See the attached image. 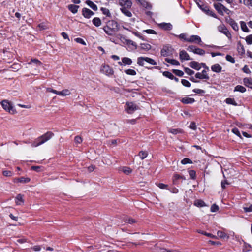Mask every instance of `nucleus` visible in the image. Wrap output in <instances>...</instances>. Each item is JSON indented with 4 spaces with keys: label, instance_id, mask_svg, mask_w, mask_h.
<instances>
[{
    "label": "nucleus",
    "instance_id": "nucleus-2",
    "mask_svg": "<svg viewBox=\"0 0 252 252\" xmlns=\"http://www.w3.org/2000/svg\"><path fill=\"white\" fill-rule=\"evenodd\" d=\"M0 103L2 108L9 113L14 114L16 113V111L13 107L12 104L8 100H2Z\"/></svg>",
    "mask_w": 252,
    "mask_h": 252
},
{
    "label": "nucleus",
    "instance_id": "nucleus-37",
    "mask_svg": "<svg viewBox=\"0 0 252 252\" xmlns=\"http://www.w3.org/2000/svg\"><path fill=\"white\" fill-rule=\"evenodd\" d=\"M225 102L227 104H232L234 106H237V103L235 101L234 99L231 98H227L225 100Z\"/></svg>",
    "mask_w": 252,
    "mask_h": 252
},
{
    "label": "nucleus",
    "instance_id": "nucleus-15",
    "mask_svg": "<svg viewBox=\"0 0 252 252\" xmlns=\"http://www.w3.org/2000/svg\"><path fill=\"white\" fill-rule=\"evenodd\" d=\"M30 181V179L27 177H21L20 178H15L13 179L14 183H26Z\"/></svg>",
    "mask_w": 252,
    "mask_h": 252
},
{
    "label": "nucleus",
    "instance_id": "nucleus-27",
    "mask_svg": "<svg viewBox=\"0 0 252 252\" xmlns=\"http://www.w3.org/2000/svg\"><path fill=\"white\" fill-rule=\"evenodd\" d=\"M32 64L36 65V66H39L42 65V63L36 59H32L31 61L28 63V65H32Z\"/></svg>",
    "mask_w": 252,
    "mask_h": 252
},
{
    "label": "nucleus",
    "instance_id": "nucleus-13",
    "mask_svg": "<svg viewBox=\"0 0 252 252\" xmlns=\"http://www.w3.org/2000/svg\"><path fill=\"white\" fill-rule=\"evenodd\" d=\"M214 7L218 12L221 15H223V8L224 6L220 3H214Z\"/></svg>",
    "mask_w": 252,
    "mask_h": 252
},
{
    "label": "nucleus",
    "instance_id": "nucleus-45",
    "mask_svg": "<svg viewBox=\"0 0 252 252\" xmlns=\"http://www.w3.org/2000/svg\"><path fill=\"white\" fill-rule=\"evenodd\" d=\"M169 132L173 134H177V133H180L182 132V130L181 129H169L168 130Z\"/></svg>",
    "mask_w": 252,
    "mask_h": 252
},
{
    "label": "nucleus",
    "instance_id": "nucleus-32",
    "mask_svg": "<svg viewBox=\"0 0 252 252\" xmlns=\"http://www.w3.org/2000/svg\"><path fill=\"white\" fill-rule=\"evenodd\" d=\"M78 8L79 6L75 5L70 4L68 5V9L69 10L74 14L77 12Z\"/></svg>",
    "mask_w": 252,
    "mask_h": 252
},
{
    "label": "nucleus",
    "instance_id": "nucleus-44",
    "mask_svg": "<svg viewBox=\"0 0 252 252\" xmlns=\"http://www.w3.org/2000/svg\"><path fill=\"white\" fill-rule=\"evenodd\" d=\"M146 62L153 65L157 64V62L154 60L149 57H146Z\"/></svg>",
    "mask_w": 252,
    "mask_h": 252
},
{
    "label": "nucleus",
    "instance_id": "nucleus-17",
    "mask_svg": "<svg viewBox=\"0 0 252 252\" xmlns=\"http://www.w3.org/2000/svg\"><path fill=\"white\" fill-rule=\"evenodd\" d=\"M42 140L41 136L35 139L34 141L32 142V147H36L44 144V143L42 142L43 141Z\"/></svg>",
    "mask_w": 252,
    "mask_h": 252
},
{
    "label": "nucleus",
    "instance_id": "nucleus-23",
    "mask_svg": "<svg viewBox=\"0 0 252 252\" xmlns=\"http://www.w3.org/2000/svg\"><path fill=\"white\" fill-rule=\"evenodd\" d=\"M15 203L17 205H21L23 204L24 200L22 195L19 194L17 195L15 198Z\"/></svg>",
    "mask_w": 252,
    "mask_h": 252
},
{
    "label": "nucleus",
    "instance_id": "nucleus-31",
    "mask_svg": "<svg viewBox=\"0 0 252 252\" xmlns=\"http://www.w3.org/2000/svg\"><path fill=\"white\" fill-rule=\"evenodd\" d=\"M234 92H240L241 93H244L246 91V89L243 86L237 85L234 90Z\"/></svg>",
    "mask_w": 252,
    "mask_h": 252
},
{
    "label": "nucleus",
    "instance_id": "nucleus-16",
    "mask_svg": "<svg viewBox=\"0 0 252 252\" xmlns=\"http://www.w3.org/2000/svg\"><path fill=\"white\" fill-rule=\"evenodd\" d=\"M160 28L164 30H171L172 29V25L169 23H162L158 24Z\"/></svg>",
    "mask_w": 252,
    "mask_h": 252
},
{
    "label": "nucleus",
    "instance_id": "nucleus-53",
    "mask_svg": "<svg viewBox=\"0 0 252 252\" xmlns=\"http://www.w3.org/2000/svg\"><path fill=\"white\" fill-rule=\"evenodd\" d=\"M225 58H226V60L227 61H229V62H231L232 63H234L235 62V59L233 57H232L231 56H230V55H227L226 56Z\"/></svg>",
    "mask_w": 252,
    "mask_h": 252
},
{
    "label": "nucleus",
    "instance_id": "nucleus-28",
    "mask_svg": "<svg viewBox=\"0 0 252 252\" xmlns=\"http://www.w3.org/2000/svg\"><path fill=\"white\" fill-rule=\"evenodd\" d=\"M165 60L168 63H170V64H171L172 65H173L178 66V65H180L179 62L178 61L176 60H175V59H168V58H166L165 59Z\"/></svg>",
    "mask_w": 252,
    "mask_h": 252
},
{
    "label": "nucleus",
    "instance_id": "nucleus-35",
    "mask_svg": "<svg viewBox=\"0 0 252 252\" xmlns=\"http://www.w3.org/2000/svg\"><path fill=\"white\" fill-rule=\"evenodd\" d=\"M240 26H241V28L243 32H249V30L248 28V27L246 25V24L245 22L241 21L240 22Z\"/></svg>",
    "mask_w": 252,
    "mask_h": 252
},
{
    "label": "nucleus",
    "instance_id": "nucleus-21",
    "mask_svg": "<svg viewBox=\"0 0 252 252\" xmlns=\"http://www.w3.org/2000/svg\"><path fill=\"white\" fill-rule=\"evenodd\" d=\"M211 68L213 72L216 73H220L222 70V67L219 64H215L212 65Z\"/></svg>",
    "mask_w": 252,
    "mask_h": 252
},
{
    "label": "nucleus",
    "instance_id": "nucleus-46",
    "mask_svg": "<svg viewBox=\"0 0 252 252\" xmlns=\"http://www.w3.org/2000/svg\"><path fill=\"white\" fill-rule=\"evenodd\" d=\"M101 10L103 14L106 15L108 17H111V13L108 9L106 8H101Z\"/></svg>",
    "mask_w": 252,
    "mask_h": 252
},
{
    "label": "nucleus",
    "instance_id": "nucleus-25",
    "mask_svg": "<svg viewBox=\"0 0 252 252\" xmlns=\"http://www.w3.org/2000/svg\"><path fill=\"white\" fill-rule=\"evenodd\" d=\"M181 101L184 104H191L193 103L195 101V100L193 98L186 97L183 98L181 100Z\"/></svg>",
    "mask_w": 252,
    "mask_h": 252
},
{
    "label": "nucleus",
    "instance_id": "nucleus-36",
    "mask_svg": "<svg viewBox=\"0 0 252 252\" xmlns=\"http://www.w3.org/2000/svg\"><path fill=\"white\" fill-rule=\"evenodd\" d=\"M140 48L145 51H148L151 48V46L148 43H142L140 44Z\"/></svg>",
    "mask_w": 252,
    "mask_h": 252
},
{
    "label": "nucleus",
    "instance_id": "nucleus-11",
    "mask_svg": "<svg viewBox=\"0 0 252 252\" xmlns=\"http://www.w3.org/2000/svg\"><path fill=\"white\" fill-rule=\"evenodd\" d=\"M54 135V134L52 132H51V131L47 132L45 134L40 136L42 139V140L43 141L42 142H43L44 143H45L46 142L49 140L51 138H52Z\"/></svg>",
    "mask_w": 252,
    "mask_h": 252
},
{
    "label": "nucleus",
    "instance_id": "nucleus-50",
    "mask_svg": "<svg viewBox=\"0 0 252 252\" xmlns=\"http://www.w3.org/2000/svg\"><path fill=\"white\" fill-rule=\"evenodd\" d=\"M197 232L199 233H201V234H203L206 236H208V237H211L212 238H214L215 237V236L214 235H213V234H212L211 233H207L206 232H204V231H203L201 230H198Z\"/></svg>",
    "mask_w": 252,
    "mask_h": 252
},
{
    "label": "nucleus",
    "instance_id": "nucleus-56",
    "mask_svg": "<svg viewBox=\"0 0 252 252\" xmlns=\"http://www.w3.org/2000/svg\"><path fill=\"white\" fill-rule=\"evenodd\" d=\"M178 36L181 39H183L187 42V40L189 39V37H187V35L186 33H181Z\"/></svg>",
    "mask_w": 252,
    "mask_h": 252
},
{
    "label": "nucleus",
    "instance_id": "nucleus-60",
    "mask_svg": "<svg viewBox=\"0 0 252 252\" xmlns=\"http://www.w3.org/2000/svg\"><path fill=\"white\" fill-rule=\"evenodd\" d=\"M243 3L246 6L252 7V0H243Z\"/></svg>",
    "mask_w": 252,
    "mask_h": 252
},
{
    "label": "nucleus",
    "instance_id": "nucleus-14",
    "mask_svg": "<svg viewBox=\"0 0 252 252\" xmlns=\"http://www.w3.org/2000/svg\"><path fill=\"white\" fill-rule=\"evenodd\" d=\"M226 21L229 24V25L231 26V27L234 30L236 31H238V25L237 23L233 19L229 18L228 19L226 20Z\"/></svg>",
    "mask_w": 252,
    "mask_h": 252
},
{
    "label": "nucleus",
    "instance_id": "nucleus-26",
    "mask_svg": "<svg viewBox=\"0 0 252 252\" xmlns=\"http://www.w3.org/2000/svg\"><path fill=\"white\" fill-rule=\"evenodd\" d=\"M70 94V91L68 89H64L61 91H58V95L64 96L69 95Z\"/></svg>",
    "mask_w": 252,
    "mask_h": 252
},
{
    "label": "nucleus",
    "instance_id": "nucleus-52",
    "mask_svg": "<svg viewBox=\"0 0 252 252\" xmlns=\"http://www.w3.org/2000/svg\"><path fill=\"white\" fill-rule=\"evenodd\" d=\"M148 154L145 151H140L139 153V156H140L141 159H144L147 157Z\"/></svg>",
    "mask_w": 252,
    "mask_h": 252
},
{
    "label": "nucleus",
    "instance_id": "nucleus-43",
    "mask_svg": "<svg viewBox=\"0 0 252 252\" xmlns=\"http://www.w3.org/2000/svg\"><path fill=\"white\" fill-rule=\"evenodd\" d=\"M252 250L251 246L247 243H245L243 245V251L244 252H248Z\"/></svg>",
    "mask_w": 252,
    "mask_h": 252
},
{
    "label": "nucleus",
    "instance_id": "nucleus-18",
    "mask_svg": "<svg viewBox=\"0 0 252 252\" xmlns=\"http://www.w3.org/2000/svg\"><path fill=\"white\" fill-rule=\"evenodd\" d=\"M237 49L238 53L240 55H243L245 53L244 46L241 44L240 41H239L237 43Z\"/></svg>",
    "mask_w": 252,
    "mask_h": 252
},
{
    "label": "nucleus",
    "instance_id": "nucleus-19",
    "mask_svg": "<svg viewBox=\"0 0 252 252\" xmlns=\"http://www.w3.org/2000/svg\"><path fill=\"white\" fill-rule=\"evenodd\" d=\"M190 66L194 69L199 70L201 68L200 64L196 61H192L189 63Z\"/></svg>",
    "mask_w": 252,
    "mask_h": 252
},
{
    "label": "nucleus",
    "instance_id": "nucleus-3",
    "mask_svg": "<svg viewBox=\"0 0 252 252\" xmlns=\"http://www.w3.org/2000/svg\"><path fill=\"white\" fill-rule=\"evenodd\" d=\"M174 52V49L169 45H165L161 50V55L164 57L172 56Z\"/></svg>",
    "mask_w": 252,
    "mask_h": 252
},
{
    "label": "nucleus",
    "instance_id": "nucleus-5",
    "mask_svg": "<svg viewBox=\"0 0 252 252\" xmlns=\"http://www.w3.org/2000/svg\"><path fill=\"white\" fill-rule=\"evenodd\" d=\"M138 109V107L132 102H128L126 104L125 110L129 114L133 113Z\"/></svg>",
    "mask_w": 252,
    "mask_h": 252
},
{
    "label": "nucleus",
    "instance_id": "nucleus-51",
    "mask_svg": "<svg viewBox=\"0 0 252 252\" xmlns=\"http://www.w3.org/2000/svg\"><path fill=\"white\" fill-rule=\"evenodd\" d=\"M184 70L185 72L189 75H191L194 73V71L189 68L184 67Z\"/></svg>",
    "mask_w": 252,
    "mask_h": 252
},
{
    "label": "nucleus",
    "instance_id": "nucleus-1",
    "mask_svg": "<svg viewBox=\"0 0 252 252\" xmlns=\"http://www.w3.org/2000/svg\"><path fill=\"white\" fill-rule=\"evenodd\" d=\"M105 32L109 35H113L118 31V24L114 20H110L107 22L106 25L103 28Z\"/></svg>",
    "mask_w": 252,
    "mask_h": 252
},
{
    "label": "nucleus",
    "instance_id": "nucleus-24",
    "mask_svg": "<svg viewBox=\"0 0 252 252\" xmlns=\"http://www.w3.org/2000/svg\"><path fill=\"white\" fill-rule=\"evenodd\" d=\"M202 10L205 12V13L210 15L213 17L217 18V16L215 13H214L212 10H210L207 7L205 6L202 9Z\"/></svg>",
    "mask_w": 252,
    "mask_h": 252
},
{
    "label": "nucleus",
    "instance_id": "nucleus-6",
    "mask_svg": "<svg viewBox=\"0 0 252 252\" xmlns=\"http://www.w3.org/2000/svg\"><path fill=\"white\" fill-rule=\"evenodd\" d=\"M187 42L198 44L200 45H202L203 44L201 38L199 36L195 35H191L189 37Z\"/></svg>",
    "mask_w": 252,
    "mask_h": 252
},
{
    "label": "nucleus",
    "instance_id": "nucleus-54",
    "mask_svg": "<svg viewBox=\"0 0 252 252\" xmlns=\"http://www.w3.org/2000/svg\"><path fill=\"white\" fill-rule=\"evenodd\" d=\"M192 163V161L189 158H184L181 161V163L182 164H186L188 163L191 164Z\"/></svg>",
    "mask_w": 252,
    "mask_h": 252
},
{
    "label": "nucleus",
    "instance_id": "nucleus-33",
    "mask_svg": "<svg viewBox=\"0 0 252 252\" xmlns=\"http://www.w3.org/2000/svg\"><path fill=\"white\" fill-rule=\"evenodd\" d=\"M93 23L96 27H99L101 25V21L99 18L95 17L93 19Z\"/></svg>",
    "mask_w": 252,
    "mask_h": 252
},
{
    "label": "nucleus",
    "instance_id": "nucleus-55",
    "mask_svg": "<svg viewBox=\"0 0 252 252\" xmlns=\"http://www.w3.org/2000/svg\"><path fill=\"white\" fill-rule=\"evenodd\" d=\"M217 235L219 237L222 238H225L227 237L226 234L221 231H218Z\"/></svg>",
    "mask_w": 252,
    "mask_h": 252
},
{
    "label": "nucleus",
    "instance_id": "nucleus-7",
    "mask_svg": "<svg viewBox=\"0 0 252 252\" xmlns=\"http://www.w3.org/2000/svg\"><path fill=\"white\" fill-rule=\"evenodd\" d=\"M101 71L106 75L110 76L113 74V69L109 65H104L101 69Z\"/></svg>",
    "mask_w": 252,
    "mask_h": 252
},
{
    "label": "nucleus",
    "instance_id": "nucleus-20",
    "mask_svg": "<svg viewBox=\"0 0 252 252\" xmlns=\"http://www.w3.org/2000/svg\"><path fill=\"white\" fill-rule=\"evenodd\" d=\"M243 83L246 86L252 89V78H245L243 79Z\"/></svg>",
    "mask_w": 252,
    "mask_h": 252
},
{
    "label": "nucleus",
    "instance_id": "nucleus-9",
    "mask_svg": "<svg viewBox=\"0 0 252 252\" xmlns=\"http://www.w3.org/2000/svg\"><path fill=\"white\" fill-rule=\"evenodd\" d=\"M195 77L196 78H198L200 79H206L209 80L210 77L208 74L207 73V71L205 70H203L202 72H197L195 74Z\"/></svg>",
    "mask_w": 252,
    "mask_h": 252
},
{
    "label": "nucleus",
    "instance_id": "nucleus-48",
    "mask_svg": "<svg viewBox=\"0 0 252 252\" xmlns=\"http://www.w3.org/2000/svg\"><path fill=\"white\" fill-rule=\"evenodd\" d=\"M181 83L182 85L187 87H190L191 86V83L186 79H182Z\"/></svg>",
    "mask_w": 252,
    "mask_h": 252
},
{
    "label": "nucleus",
    "instance_id": "nucleus-49",
    "mask_svg": "<svg viewBox=\"0 0 252 252\" xmlns=\"http://www.w3.org/2000/svg\"><path fill=\"white\" fill-rule=\"evenodd\" d=\"M163 76L170 79H172L173 78V75L169 71H164L163 72Z\"/></svg>",
    "mask_w": 252,
    "mask_h": 252
},
{
    "label": "nucleus",
    "instance_id": "nucleus-61",
    "mask_svg": "<svg viewBox=\"0 0 252 252\" xmlns=\"http://www.w3.org/2000/svg\"><path fill=\"white\" fill-rule=\"evenodd\" d=\"M242 70L244 72L247 73V74H250L251 73V70L249 68L247 65H245L243 68H242Z\"/></svg>",
    "mask_w": 252,
    "mask_h": 252
},
{
    "label": "nucleus",
    "instance_id": "nucleus-22",
    "mask_svg": "<svg viewBox=\"0 0 252 252\" xmlns=\"http://www.w3.org/2000/svg\"><path fill=\"white\" fill-rule=\"evenodd\" d=\"M129 8H120L121 12L126 16L131 17L132 16L131 12L128 10Z\"/></svg>",
    "mask_w": 252,
    "mask_h": 252
},
{
    "label": "nucleus",
    "instance_id": "nucleus-63",
    "mask_svg": "<svg viewBox=\"0 0 252 252\" xmlns=\"http://www.w3.org/2000/svg\"><path fill=\"white\" fill-rule=\"evenodd\" d=\"M232 131L233 133H234L238 136H239V137L241 136L240 132L237 128L235 127V128H233L232 130Z\"/></svg>",
    "mask_w": 252,
    "mask_h": 252
},
{
    "label": "nucleus",
    "instance_id": "nucleus-10",
    "mask_svg": "<svg viewBox=\"0 0 252 252\" xmlns=\"http://www.w3.org/2000/svg\"><path fill=\"white\" fill-rule=\"evenodd\" d=\"M179 58L181 61L191 60L189 55L185 50H181L180 51Z\"/></svg>",
    "mask_w": 252,
    "mask_h": 252
},
{
    "label": "nucleus",
    "instance_id": "nucleus-57",
    "mask_svg": "<svg viewBox=\"0 0 252 252\" xmlns=\"http://www.w3.org/2000/svg\"><path fill=\"white\" fill-rule=\"evenodd\" d=\"M219 210V207L215 204H213L211 207V211L212 212H216Z\"/></svg>",
    "mask_w": 252,
    "mask_h": 252
},
{
    "label": "nucleus",
    "instance_id": "nucleus-34",
    "mask_svg": "<svg viewBox=\"0 0 252 252\" xmlns=\"http://www.w3.org/2000/svg\"><path fill=\"white\" fill-rule=\"evenodd\" d=\"M145 62H146V57H140L137 59V64L140 66H144Z\"/></svg>",
    "mask_w": 252,
    "mask_h": 252
},
{
    "label": "nucleus",
    "instance_id": "nucleus-42",
    "mask_svg": "<svg viewBox=\"0 0 252 252\" xmlns=\"http://www.w3.org/2000/svg\"><path fill=\"white\" fill-rule=\"evenodd\" d=\"M124 72L127 75L134 76L136 74V72L135 70L131 69H128L125 70Z\"/></svg>",
    "mask_w": 252,
    "mask_h": 252
},
{
    "label": "nucleus",
    "instance_id": "nucleus-29",
    "mask_svg": "<svg viewBox=\"0 0 252 252\" xmlns=\"http://www.w3.org/2000/svg\"><path fill=\"white\" fill-rule=\"evenodd\" d=\"M122 61L123 62L124 65H131L132 63V61L131 59L128 57H124L122 59Z\"/></svg>",
    "mask_w": 252,
    "mask_h": 252
},
{
    "label": "nucleus",
    "instance_id": "nucleus-8",
    "mask_svg": "<svg viewBox=\"0 0 252 252\" xmlns=\"http://www.w3.org/2000/svg\"><path fill=\"white\" fill-rule=\"evenodd\" d=\"M118 3L121 8H130L132 6V2L130 0H118Z\"/></svg>",
    "mask_w": 252,
    "mask_h": 252
},
{
    "label": "nucleus",
    "instance_id": "nucleus-38",
    "mask_svg": "<svg viewBox=\"0 0 252 252\" xmlns=\"http://www.w3.org/2000/svg\"><path fill=\"white\" fill-rule=\"evenodd\" d=\"M122 171L126 175H129L132 172V170L128 167H123Z\"/></svg>",
    "mask_w": 252,
    "mask_h": 252
},
{
    "label": "nucleus",
    "instance_id": "nucleus-59",
    "mask_svg": "<svg viewBox=\"0 0 252 252\" xmlns=\"http://www.w3.org/2000/svg\"><path fill=\"white\" fill-rule=\"evenodd\" d=\"M243 209L245 212H252V204L249 206L244 207Z\"/></svg>",
    "mask_w": 252,
    "mask_h": 252
},
{
    "label": "nucleus",
    "instance_id": "nucleus-41",
    "mask_svg": "<svg viewBox=\"0 0 252 252\" xmlns=\"http://www.w3.org/2000/svg\"><path fill=\"white\" fill-rule=\"evenodd\" d=\"M180 179H183L184 180H185V178H183L182 176H180V175L177 174H174V175L173 176V179L174 184H177V180H178Z\"/></svg>",
    "mask_w": 252,
    "mask_h": 252
},
{
    "label": "nucleus",
    "instance_id": "nucleus-64",
    "mask_svg": "<svg viewBox=\"0 0 252 252\" xmlns=\"http://www.w3.org/2000/svg\"><path fill=\"white\" fill-rule=\"evenodd\" d=\"M189 174L191 179H194L195 178L196 172L194 170H191L189 171Z\"/></svg>",
    "mask_w": 252,
    "mask_h": 252
},
{
    "label": "nucleus",
    "instance_id": "nucleus-62",
    "mask_svg": "<svg viewBox=\"0 0 252 252\" xmlns=\"http://www.w3.org/2000/svg\"><path fill=\"white\" fill-rule=\"evenodd\" d=\"M158 187L162 189H167L168 185L163 184V183H159L158 185Z\"/></svg>",
    "mask_w": 252,
    "mask_h": 252
},
{
    "label": "nucleus",
    "instance_id": "nucleus-30",
    "mask_svg": "<svg viewBox=\"0 0 252 252\" xmlns=\"http://www.w3.org/2000/svg\"><path fill=\"white\" fill-rule=\"evenodd\" d=\"M86 3L94 10L96 11L97 10V7L96 5L95 4L93 1L91 0H87L86 1Z\"/></svg>",
    "mask_w": 252,
    "mask_h": 252
},
{
    "label": "nucleus",
    "instance_id": "nucleus-40",
    "mask_svg": "<svg viewBox=\"0 0 252 252\" xmlns=\"http://www.w3.org/2000/svg\"><path fill=\"white\" fill-rule=\"evenodd\" d=\"M194 53L202 56L205 54V51L202 49L196 47L195 49Z\"/></svg>",
    "mask_w": 252,
    "mask_h": 252
},
{
    "label": "nucleus",
    "instance_id": "nucleus-4",
    "mask_svg": "<svg viewBox=\"0 0 252 252\" xmlns=\"http://www.w3.org/2000/svg\"><path fill=\"white\" fill-rule=\"evenodd\" d=\"M217 29L220 32L224 34L229 40L232 39L231 33L224 24L220 25L218 26Z\"/></svg>",
    "mask_w": 252,
    "mask_h": 252
},
{
    "label": "nucleus",
    "instance_id": "nucleus-39",
    "mask_svg": "<svg viewBox=\"0 0 252 252\" xmlns=\"http://www.w3.org/2000/svg\"><path fill=\"white\" fill-rule=\"evenodd\" d=\"M194 205L197 207H203L205 206V202L201 200H196L194 201Z\"/></svg>",
    "mask_w": 252,
    "mask_h": 252
},
{
    "label": "nucleus",
    "instance_id": "nucleus-47",
    "mask_svg": "<svg viewBox=\"0 0 252 252\" xmlns=\"http://www.w3.org/2000/svg\"><path fill=\"white\" fill-rule=\"evenodd\" d=\"M173 72L179 77H182L184 75V72L182 70L178 69H173Z\"/></svg>",
    "mask_w": 252,
    "mask_h": 252
},
{
    "label": "nucleus",
    "instance_id": "nucleus-58",
    "mask_svg": "<svg viewBox=\"0 0 252 252\" xmlns=\"http://www.w3.org/2000/svg\"><path fill=\"white\" fill-rule=\"evenodd\" d=\"M246 41L248 44H252V35H249L246 38Z\"/></svg>",
    "mask_w": 252,
    "mask_h": 252
},
{
    "label": "nucleus",
    "instance_id": "nucleus-12",
    "mask_svg": "<svg viewBox=\"0 0 252 252\" xmlns=\"http://www.w3.org/2000/svg\"><path fill=\"white\" fill-rule=\"evenodd\" d=\"M82 12V15L86 18H90L94 14V13L92 11L87 8H83Z\"/></svg>",
    "mask_w": 252,
    "mask_h": 252
}]
</instances>
